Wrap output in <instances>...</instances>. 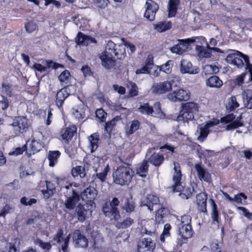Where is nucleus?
I'll use <instances>...</instances> for the list:
<instances>
[{"instance_id": "nucleus-4", "label": "nucleus", "mask_w": 252, "mask_h": 252, "mask_svg": "<svg viewBox=\"0 0 252 252\" xmlns=\"http://www.w3.org/2000/svg\"><path fill=\"white\" fill-rule=\"evenodd\" d=\"M120 201L116 197H114L111 201L106 202L103 207L102 211L105 216L110 220H118L120 218L119 211L117 208Z\"/></svg>"}, {"instance_id": "nucleus-1", "label": "nucleus", "mask_w": 252, "mask_h": 252, "mask_svg": "<svg viewBox=\"0 0 252 252\" xmlns=\"http://www.w3.org/2000/svg\"><path fill=\"white\" fill-rule=\"evenodd\" d=\"M125 45L116 44L109 40L105 47L104 53L100 56L102 65L109 69L115 64L116 60L121 59L125 53Z\"/></svg>"}, {"instance_id": "nucleus-52", "label": "nucleus", "mask_w": 252, "mask_h": 252, "mask_svg": "<svg viewBox=\"0 0 252 252\" xmlns=\"http://www.w3.org/2000/svg\"><path fill=\"white\" fill-rule=\"evenodd\" d=\"M204 70L205 72H209L210 74L216 73L219 71L218 67L212 65H206Z\"/></svg>"}, {"instance_id": "nucleus-14", "label": "nucleus", "mask_w": 252, "mask_h": 252, "mask_svg": "<svg viewBox=\"0 0 252 252\" xmlns=\"http://www.w3.org/2000/svg\"><path fill=\"white\" fill-rule=\"evenodd\" d=\"M73 240L77 247L85 249L88 246V239L85 236L80 233L79 230H77L74 233Z\"/></svg>"}, {"instance_id": "nucleus-55", "label": "nucleus", "mask_w": 252, "mask_h": 252, "mask_svg": "<svg viewBox=\"0 0 252 252\" xmlns=\"http://www.w3.org/2000/svg\"><path fill=\"white\" fill-rule=\"evenodd\" d=\"M213 202V212L212 214V218L214 221H216L218 222V212L217 209V205L212 200Z\"/></svg>"}, {"instance_id": "nucleus-27", "label": "nucleus", "mask_w": 252, "mask_h": 252, "mask_svg": "<svg viewBox=\"0 0 252 252\" xmlns=\"http://www.w3.org/2000/svg\"><path fill=\"white\" fill-rule=\"evenodd\" d=\"M76 131V128L75 126H72L63 129L61 131V135L63 139L68 141L73 137Z\"/></svg>"}, {"instance_id": "nucleus-13", "label": "nucleus", "mask_w": 252, "mask_h": 252, "mask_svg": "<svg viewBox=\"0 0 252 252\" xmlns=\"http://www.w3.org/2000/svg\"><path fill=\"white\" fill-rule=\"evenodd\" d=\"M171 89L172 85L169 81L154 83L152 88V92L158 94L166 93Z\"/></svg>"}, {"instance_id": "nucleus-22", "label": "nucleus", "mask_w": 252, "mask_h": 252, "mask_svg": "<svg viewBox=\"0 0 252 252\" xmlns=\"http://www.w3.org/2000/svg\"><path fill=\"white\" fill-rule=\"evenodd\" d=\"M159 202L158 197L154 194H148L145 200L142 201L141 206H146L152 211L153 210L154 205L158 204Z\"/></svg>"}, {"instance_id": "nucleus-28", "label": "nucleus", "mask_w": 252, "mask_h": 252, "mask_svg": "<svg viewBox=\"0 0 252 252\" xmlns=\"http://www.w3.org/2000/svg\"><path fill=\"white\" fill-rule=\"evenodd\" d=\"M171 28L172 23L170 21H161L154 25V29L160 32H164Z\"/></svg>"}, {"instance_id": "nucleus-23", "label": "nucleus", "mask_w": 252, "mask_h": 252, "mask_svg": "<svg viewBox=\"0 0 252 252\" xmlns=\"http://www.w3.org/2000/svg\"><path fill=\"white\" fill-rule=\"evenodd\" d=\"M195 168L197 172V175L200 180H203L204 181L209 182L211 180V176L208 172L205 169L203 168L201 165L199 164H195Z\"/></svg>"}, {"instance_id": "nucleus-42", "label": "nucleus", "mask_w": 252, "mask_h": 252, "mask_svg": "<svg viewBox=\"0 0 252 252\" xmlns=\"http://www.w3.org/2000/svg\"><path fill=\"white\" fill-rule=\"evenodd\" d=\"M127 88L129 89V95L134 96L138 94V88L134 83L129 82L127 84Z\"/></svg>"}, {"instance_id": "nucleus-29", "label": "nucleus", "mask_w": 252, "mask_h": 252, "mask_svg": "<svg viewBox=\"0 0 252 252\" xmlns=\"http://www.w3.org/2000/svg\"><path fill=\"white\" fill-rule=\"evenodd\" d=\"M179 234L184 239L190 238L192 235L191 226H178Z\"/></svg>"}, {"instance_id": "nucleus-40", "label": "nucleus", "mask_w": 252, "mask_h": 252, "mask_svg": "<svg viewBox=\"0 0 252 252\" xmlns=\"http://www.w3.org/2000/svg\"><path fill=\"white\" fill-rule=\"evenodd\" d=\"M190 223L191 217L189 215H184L181 217L178 226H191Z\"/></svg>"}, {"instance_id": "nucleus-17", "label": "nucleus", "mask_w": 252, "mask_h": 252, "mask_svg": "<svg viewBox=\"0 0 252 252\" xmlns=\"http://www.w3.org/2000/svg\"><path fill=\"white\" fill-rule=\"evenodd\" d=\"M76 42L78 45L87 46L91 43H96V40L90 36L85 35L81 32L77 34Z\"/></svg>"}, {"instance_id": "nucleus-20", "label": "nucleus", "mask_w": 252, "mask_h": 252, "mask_svg": "<svg viewBox=\"0 0 252 252\" xmlns=\"http://www.w3.org/2000/svg\"><path fill=\"white\" fill-rule=\"evenodd\" d=\"M68 86L61 89L56 94V104L58 107H61L64 100L69 95L68 92Z\"/></svg>"}, {"instance_id": "nucleus-30", "label": "nucleus", "mask_w": 252, "mask_h": 252, "mask_svg": "<svg viewBox=\"0 0 252 252\" xmlns=\"http://www.w3.org/2000/svg\"><path fill=\"white\" fill-rule=\"evenodd\" d=\"M123 208L125 209L126 213H130L134 211L135 205L132 198L126 197L124 199Z\"/></svg>"}, {"instance_id": "nucleus-63", "label": "nucleus", "mask_w": 252, "mask_h": 252, "mask_svg": "<svg viewBox=\"0 0 252 252\" xmlns=\"http://www.w3.org/2000/svg\"><path fill=\"white\" fill-rule=\"evenodd\" d=\"M27 149V146L24 145L22 146V148L18 147L12 153H10V155H19L22 154L24 151H26Z\"/></svg>"}, {"instance_id": "nucleus-33", "label": "nucleus", "mask_w": 252, "mask_h": 252, "mask_svg": "<svg viewBox=\"0 0 252 252\" xmlns=\"http://www.w3.org/2000/svg\"><path fill=\"white\" fill-rule=\"evenodd\" d=\"M89 140L91 146V152L93 153L95 151L98 147L99 135L96 133H94L89 136Z\"/></svg>"}, {"instance_id": "nucleus-21", "label": "nucleus", "mask_w": 252, "mask_h": 252, "mask_svg": "<svg viewBox=\"0 0 252 252\" xmlns=\"http://www.w3.org/2000/svg\"><path fill=\"white\" fill-rule=\"evenodd\" d=\"M169 214V210L164 207L158 210L155 217L156 223L158 225H162L164 222V219Z\"/></svg>"}, {"instance_id": "nucleus-2", "label": "nucleus", "mask_w": 252, "mask_h": 252, "mask_svg": "<svg viewBox=\"0 0 252 252\" xmlns=\"http://www.w3.org/2000/svg\"><path fill=\"white\" fill-rule=\"evenodd\" d=\"M134 172L129 167L121 165L113 173L114 182L121 186L127 185L131 181Z\"/></svg>"}, {"instance_id": "nucleus-45", "label": "nucleus", "mask_w": 252, "mask_h": 252, "mask_svg": "<svg viewBox=\"0 0 252 252\" xmlns=\"http://www.w3.org/2000/svg\"><path fill=\"white\" fill-rule=\"evenodd\" d=\"M13 208L9 205L6 204L1 210L0 212V217H5V215L13 211Z\"/></svg>"}, {"instance_id": "nucleus-46", "label": "nucleus", "mask_w": 252, "mask_h": 252, "mask_svg": "<svg viewBox=\"0 0 252 252\" xmlns=\"http://www.w3.org/2000/svg\"><path fill=\"white\" fill-rule=\"evenodd\" d=\"M96 117L98 118L101 122L105 121L107 113L102 109H97L95 111Z\"/></svg>"}, {"instance_id": "nucleus-47", "label": "nucleus", "mask_w": 252, "mask_h": 252, "mask_svg": "<svg viewBox=\"0 0 252 252\" xmlns=\"http://www.w3.org/2000/svg\"><path fill=\"white\" fill-rule=\"evenodd\" d=\"M34 243L35 245H37L43 249L50 250L51 245L49 243H43L41 240L37 239L34 240Z\"/></svg>"}, {"instance_id": "nucleus-41", "label": "nucleus", "mask_w": 252, "mask_h": 252, "mask_svg": "<svg viewBox=\"0 0 252 252\" xmlns=\"http://www.w3.org/2000/svg\"><path fill=\"white\" fill-rule=\"evenodd\" d=\"M41 147V144L35 140H32L29 144V148L31 149L32 154H34L40 150Z\"/></svg>"}, {"instance_id": "nucleus-31", "label": "nucleus", "mask_w": 252, "mask_h": 252, "mask_svg": "<svg viewBox=\"0 0 252 252\" xmlns=\"http://www.w3.org/2000/svg\"><path fill=\"white\" fill-rule=\"evenodd\" d=\"M206 84L210 87L218 88L222 86V82L218 76H213L207 80Z\"/></svg>"}, {"instance_id": "nucleus-38", "label": "nucleus", "mask_w": 252, "mask_h": 252, "mask_svg": "<svg viewBox=\"0 0 252 252\" xmlns=\"http://www.w3.org/2000/svg\"><path fill=\"white\" fill-rule=\"evenodd\" d=\"M71 174L73 177L79 176L81 178H84L86 176L85 168L81 166H77L73 168Z\"/></svg>"}, {"instance_id": "nucleus-8", "label": "nucleus", "mask_w": 252, "mask_h": 252, "mask_svg": "<svg viewBox=\"0 0 252 252\" xmlns=\"http://www.w3.org/2000/svg\"><path fill=\"white\" fill-rule=\"evenodd\" d=\"M11 125L15 127L14 130L17 135L25 132L29 126L28 120L23 116L16 117Z\"/></svg>"}, {"instance_id": "nucleus-62", "label": "nucleus", "mask_w": 252, "mask_h": 252, "mask_svg": "<svg viewBox=\"0 0 252 252\" xmlns=\"http://www.w3.org/2000/svg\"><path fill=\"white\" fill-rule=\"evenodd\" d=\"M46 63L48 68L52 67L54 69H57L59 67H63L62 64L54 63L52 61H46Z\"/></svg>"}, {"instance_id": "nucleus-34", "label": "nucleus", "mask_w": 252, "mask_h": 252, "mask_svg": "<svg viewBox=\"0 0 252 252\" xmlns=\"http://www.w3.org/2000/svg\"><path fill=\"white\" fill-rule=\"evenodd\" d=\"M182 109L188 112H191L193 115L194 112L198 111V106L195 103L189 102L183 104Z\"/></svg>"}, {"instance_id": "nucleus-9", "label": "nucleus", "mask_w": 252, "mask_h": 252, "mask_svg": "<svg viewBox=\"0 0 252 252\" xmlns=\"http://www.w3.org/2000/svg\"><path fill=\"white\" fill-rule=\"evenodd\" d=\"M194 42L195 39L193 38H188L186 40H180L178 44L175 45L171 48V51L173 53L182 54L188 50L189 44Z\"/></svg>"}, {"instance_id": "nucleus-43", "label": "nucleus", "mask_w": 252, "mask_h": 252, "mask_svg": "<svg viewBox=\"0 0 252 252\" xmlns=\"http://www.w3.org/2000/svg\"><path fill=\"white\" fill-rule=\"evenodd\" d=\"M139 111L142 113H146L147 115L152 114L154 112V109L150 106L148 103H144L139 108Z\"/></svg>"}, {"instance_id": "nucleus-51", "label": "nucleus", "mask_w": 252, "mask_h": 252, "mask_svg": "<svg viewBox=\"0 0 252 252\" xmlns=\"http://www.w3.org/2000/svg\"><path fill=\"white\" fill-rule=\"evenodd\" d=\"M9 106V101L8 99L3 95H1V98L0 99V107L2 110L6 109Z\"/></svg>"}, {"instance_id": "nucleus-54", "label": "nucleus", "mask_w": 252, "mask_h": 252, "mask_svg": "<svg viewBox=\"0 0 252 252\" xmlns=\"http://www.w3.org/2000/svg\"><path fill=\"white\" fill-rule=\"evenodd\" d=\"M116 119H114L108 122L105 124V130L107 132H110L113 127L116 125Z\"/></svg>"}, {"instance_id": "nucleus-64", "label": "nucleus", "mask_w": 252, "mask_h": 252, "mask_svg": "<svg viewBox=\"0 0 252 252\" xmlns=\"http://www.w3.org/2000/svg\"><path fill=\"white\" fill-rule=\"evenodd\" d=\"M221 244H219L217 243H213L211 247V250L212 252H221Z\"/></svg>"}, {"instance_id": "nucleus-39", "label": "nucleus", "mask_w": 252, "mask_h": 252, "mask_svg": "<svg viewBox=\"0 0 252 252\" xmlns=\"http://www.w3.org/2000/svg\"><path fill=\"white\" fill-rule=\"evenodd\" d=\"M60 155V152L58 151H50L48 155V159L49 160V165L54 166L55 162L57 161V158Z\"/></svg>"}, {"instance_id": "nucleus-16", "label": "nucleus", "mask_w": 252, "mask_h": 252, "mask_svg": "<svg viewBox=\"0 0 252 252\" xmlns=\"http://www.w3.org/2000/svg\"><path fill=\"white\" fill-rule=\"evenodd\" d=\"M219 121L217 119H213L212 121L207 123L203 127L200 128L199 136L198 139L203 141L208 135L209 131L208 128L218 125Z\"/></svg>"}, {"instance_id": "nucleus-26", "label": "nucleus", "mask_w": 252, "mask_h": 252, "mask_svg": "<svg viewBox=\"0 0 252 252\" xmlns=\"http://www.w3.org/2000/svg\"><path fill=\"white\" fill-rule=\"evenodd\" d=\"M180 3L179 0H169L168 2V17H172L175 16L177 13L178 6Z\"/></svg>"}, {"instance_id": "nucleus-11", "label": "nucleus", "mask_w": 252, "mask_h": 252, "mask_svg": "<svg viewBox=\"0 0 252 252\" xmlns=\"http://www.w3.org/2000/svg\"><path fill=\"white\" fill-rule=\"evenodd\" d=\"M168 98L173 101H187L190 98L189 94L187 91L180 89L178 91H175L172 93L167 95Z\"/></svg>"}, {"instance_id": "nucleus-24", "label": "nucleus", "mask_w": 252, "mask_h": 252, "mask_svg": "<svg viewBox=\"0 0 252 252\" xmlns=\"http://www.w3.org/2000/svg\"><path fill=\"white\" fill-rule=\"evenodd\" d=\"M241 95L244 106L248 109H252V90L246 89Z\"/></svg>"}, {"instance_id": "nucleus-61", "label": "nucleus", "mask_w": 252, "mask_h": 252, "mask_svg": "<svg viewBox=\"0 0 252 252\" xmlns=\"http://www.w3.org/2000/svg\"><path fill=\"white\" fill-rule=\"evenodd\" d=\"M150 70L151 69L148 68V67L146 66L145 65H144L142 67L136 69L135 73L136 74H140L142 73L150 74Z\"/></svg>"}, {"instance_id": "nucleus-57", "label": "nucleus", "mask_w": 252, "mask_h": 252, "mask_svg": "<svg viewBox=\"0 0 252 252\" xmlns=\"http://www.w3.org/2000/svg\"><path fill=\"white\" fill-rule=\"evenodd\" d=\"M193 191L194 189L193 188H189L186 189L185 193H181L179 194V195L181 196L182 198L187 199L192 195Z\"/></svg>"}, {"instance_id": "nucleus-6", "label": "nucleus", "mask_w": 252, "mask_h": 252, "mask_svg": "<svg viewBox=\"0 0 252 252\" xmlns=\"http://www.w3.org/2000/svg\"><path fill=\"white\" fill-rule=\"evenodd\" d=\"M174 174L173 179L174 182V185L173 186V192H181L184 190V186L182 185L180 180L181 179L182 174L180 165L177 162H174Z\"/></svg>"}, {"instance_id": "nucleus-12", "label": "nucleus", "mask_w": 252, "mask_h": 252, "mask_svg": "<svg viewBox=\"0 0 252 252\" xmlns=\"http://www.w3.org/2000/svg\"><path fill=\"white\" fill-rule=\"evenodd\" d=\"M146 5L147 7L144 16L149 21H152L155 19L156 13L158 9V5L153 1H147Z\"/></svg>"}, {"instance_id": "nucleus-60", "label": "nucleus", "mask_w": 252, "mask_h": 252, "mask_svg": "<svg viewBox=\"0 0 252 252\" xmlns=\"http://www.w3.org/2000/svg\"><path fill=\"white\" fill-rule=\"evenodd\" d=\"M132 222L133 220L131 219L130 218H127L121 223V226L120 227L122 228H126L129 226Z\"/></svg>"}, {"instance_id": "nucleus-59", "label": "nucleus", "mask_w": 252, "mask_h": 252, "mask_svg": "<svg viewBox=\"0 0 252 252\" xmlns=\"http://www.w3.org/2000/svg\"><path fill=\"white\" fill-rule=\"evenodd\" d=\"M139 122L138 121H133L130 125L129 134H132L137 130L139 127Z\"/></svg>"}, {"instance_id": "nucleus-18", "label": "nucleus", "mask_w": 252, "mask_h": 252, "mask_svg": "<svg viewBox=\"0 0 252 252\" xmlns=\"http://www.w3.org/2000/svg\"><path fill=\"white\" fill-rule=\"evenodd\" d=\"M180 71L184 74H195L198 72V68H194L190 62L183 60L181 62Z\"/></svg>"}, {"instance_id": "nucleus-5", "label": "nucleus", "mask_w": 252, "mask_h": 252, "mask_svg": "<svg viewBox=\"0 0 252 252\" xmlns=\"http://www.w3.org/2000/svg\"><path fill=\"white\" fill-rule=\"evenodd\" d=\"M241 119V117L236 118L233 114H231L221 118L220 122L226 124V130H230L243 126L242 123L240 122Z\"/></svg>"}, {"instance_id": "nucleus-58", "label": "nucleus", "mask_w": 252, "mask_h": 252, "mask_svg": "<svg viewBox=\"0 0 252 252\" xmlns=\"http://www.w3.org/2000/svg\"><path fill=\"white\" fill-rule=\"evenodd\" d=\"M153 64V57L152 55H149L145 61L144 65L148 67V68H149V69H151L152 68Z\"/></svg>"}, {"instance_id": "nucleus-15", "label": "nucleus", "mask_w": 252, "mask_h": 252, "mask_svg": "<svg viewBox=\"0 0 252 252\" xmlns=\"http://www.w3.org/2000/svg\"><path fill=\"white\" fill-rule=\"evenodd\" d=\"M207 194L204 192H201L196 195L195 203L198 210L202 212H206Z\"/></svg>"}, {"instance_id": "nucleus-44", "label": "nucleus", "mask_w": 252, "mask_h": 252, "mask_svg": "<svg viewBox=\"0 0 252 252\" xmlns=\"http://www.w3.org/2000/svg\"><path fill=\"white\" fill-rule=\"evenodd\" d=\"M239 55H241L240 52L234 51L233 53L229 54L227 55L225 59L226 61L229 63L233 64L237 56H239Z\"/></svg>"}, {"instance_id": "nucleus-37", "label": "nucleus", "mask_w": 252, "mask_h": 252, "mask_svg": "<svg viewBox=\"0 0 252 252\" xmlns=\"http://www.w3.org/2000/svg\"><path fill=\"white\" fill-rule=\"evenodd\" d=\"M148 165L146 161L144 160L137 168L136 170L137 174L142 177H145L148 172Z\"/></svg>"}, {"instance_id": "nucleus-25", "label": "nucleus", "mask_w": 252, "mask_h": 252, "mask_svg": "<svg viewBox=\"0 0 252 252\" xmlns=\"http://www.w3.org/2000/svg\"><path fill=\"white\" fill-rule=\"evenodd\" d=\"M102 165H100L98 168H95L94 170L96 172V176L101 181L104 182L106 179L107 172L109 170L108 165H105L102 162Z\"/></svg>"}, {"instance_id": "nucleus-35", "label": "nucleus", "mask_w": 252, "mask_h": 252, "mask_svg": "<svg viewBox=\"0 0 252 252\" xmlns=\"http://www.w3.org/2000/svg\"><path fill=\"white\" fill-rule=\"evenodd\" d=\"M164 160V157L162 155L155 154L151 156L149 158L150 162L155 166H159Z\"/></svg>"}, {"instance_id": "nucleus-56", "label": "nucleus", "mask_w": 252, "mask_h": 252, "mask_svg": "<svg viewBox=\"0 0 252 252\" xmlns=\"http://www.w3.org/2000/svg\"><path fill=\"white\" fill-rule=\"evenodd\" d=\"M196 49L197 50H199L200 52L201 55L205 58H209L211 57V53L209 51H206L204 49V47L202 46L197 45L196 46Z\"/></svg>"}, {"instance_id": "nucleus-48", "label": "nucleus", "mask_w": 252, "mask_h": 252, "mask_svg": "<svg viewBox=\"0 0 252 252\" xmlns=\"http://www.w3.org/2000/svg\"><path fill=\"white\" fill-rule=\"evenodd\" d=\"M21 204L25 206H31L33 204L36 203V200L34 198H31L28 200V198L26 197H23L20 200Z\"/></svg>"}, {"instance_id": "nucleus-36", "label": "nucleus", "mask_w": 252, "mask_h": 252, "mask_svg": "<svg viewBox=\"0 0 252 252\" xmlns=\"http://www.w3.org/2000/svg\"><path fill=\"white\" fill-rule=\"evenodd\" d=\"M239 106V104L237 101L236 97L235 96H233L228 99L226 105V108L227 110L232 111L235 109L238 108Z\"/></svg>"}, {"instance_id": "nucleus-19", "label": "nucleus", "mask_w": 252, "mask_h": 252, "mask_svg": "<svg viewBox=\"0 0 252 252\" xmlns=\"http://www.w3.org/2000/svg\"><path fill=\"white\" fill-rule=\"evenodd\" d=\"M138 250L152 251L155 248V243L150 238H145L138 245Z\"/></svg>"}, {"instance_id": "nucleus-3", "label": "nucleus", "mask_w": 252, "mask_h": 252, "mask_svg": "<svg viewBox=\"0 0 252 252\" xmlns=\"http://www.w3.org/2000/svg\"><path fill=\"white\" fill-rule=\"evenodd\" d=\"M62 191L66 198L64 201L65 207L69 210L73 209L80 199L79 195L75 192L71 184L62 188Z\"/></svg>"}, {"instance_id": "nucleus-10", "label": "nucleus", "mask_w": 252, "mask_h": 252, "mask_svg": "<svg viewBox=\"0 0 252 252\" xmlns=\"http://www.w3.org/2000/svg\"><path fill=\"white\" fill-rule=\"evenodd\" d=\"M97 195L96 189L93 187L89 186L87 187L82 192L81 194V198L83 200L86 202H90V204L94 205V200L95 199Z\"/></svg>"}, {"instance_id": "nucleus-50", "label": "nucleus", "mask_w": 252, "mask_h": 252, "mask_svg": "<svg viewBox=\"0 0 252 252\" xmlns=\"http://www.w3.org/2000/svg\"><path fill=\"white\" fill-rule=\"evenodd\" d=\"M94 2L97 7L104 8L109 3V0H94Z\"/></svg>"}, {"instance_id": "nucleus-32", "label": "nucleus", "mask_w": 252, "mask_h": 252, "mask_svg": "<svg viewBox=\"0 0 252 252\" xmlns=\"http://www.w3.org/2000/svg\"><path fill=\"white\" fill-rule=\"evenodd\" d=\"M194 118V115L191 112H188L184 111L183 109L180 112V114L177 117V121L188 122L189 120H192Z\"/></svg>"}, {"instance_id": "nucleus-7", "label": "nucleus", "mask_w": 252, "mask_h": 252, "mask_svg": "<svg viewBox=\"0 0 252 252\" xmlns=\"http://www.w3.org/2000/svg\"><path fill=\"white\" fill-rule=\"evenodd\" d=\"M92 204L86 203L84 205L79 204L75 209V214L77 215L78 219L80 221H84L88 215H91Z\"/></svg>"}, {"instance_id": "nucleus-49", "label": "nucleus", "mask_w": 252, "mask_h": 252, "mask_svg": "<svg viewBox=\"0 0 252 252\" xmlns=\"http://www.w3.org/2000/svg\"><path fill=\"white\" fill-rule=\"evenodd\" d=\"M36 28V25L33 22H29L25 25L26 31L29 33H32L35 31Z\"/></svg>"}, {"instance_id": "nucleus-53", "label": "nucleus", "mask_w": 252, "mask_h": 252, "mask_svg": "<svg viewBox=\"0 0 252 252\" xmlns=\"http://www.w3.org/2000/svg\"><path fill=\"white\" fill-rule=\"evenodd\" d=\"M70 76L69 72L67 70H64L61 73L58 78L61 82H65Z\"/></svg>"}]
</instances>
